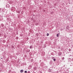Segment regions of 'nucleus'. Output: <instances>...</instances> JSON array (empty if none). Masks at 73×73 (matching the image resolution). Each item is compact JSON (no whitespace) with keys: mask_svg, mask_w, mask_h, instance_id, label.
I'll return each mask as SVG.
<instances>
[{"mask_svg":"<svg viewBox=\"0 0 73 73\" xmlns=\"http://www.w3.org/2000/svg\"><path fill=\"white\" fill-rule=\"evenodd\" d=\"M24 70H21V73H23V72Z\"/></svg>","mask_w":73,"mask_h":73,"instance_id":"1","label":"nucleus"},{"mask_svg":"<svg viewBox=\"0 0 73 73\" xmlns=\"http://www.w3.org/2000/svg\"><path fill=\"white\" fill-rule=\"evenodd\" d=\"M47 36H49V33H47Z\"/></svg>","mask_w":73,"mask_h":73,"instance_id":"2","label":"nucleus"},{"mask_svg":"<svg viewBox=\"0 0 73 73\" xmlns=\"http://www.w3.org/2000/svg\"><path fill=\"white\" fill-rule=\"evenodd\" d=\"M56 36H57V37H58V36H59V35H58V34H57Z\"/></svg>","mask_w":73,"mask_h":73,"instance_id":"3","label":"nucleus"},{"mask_svg":"<svg viewBox=\"0 0 73 73\" xmlns=\"http://www.w3.org/2000/svg\"><path fill=\"white\" fill-rule=\"evenodd\" d=\"M25 73H27V71H25Z\"/></svg>","mask_w":73,"mask_h":73,"instance_id":"4","label":"nucleus"},{"mask_svg":"<svg viewBox=\"0 0 73 73\" xmlns=\"http://www.w3.org/2000/svg\"><path fill=\"white\" fill-rule=\"evenodd\" d=\"M54 61H56V59H54Z\"/></svg>","mask_w":73,"mask_h":73,"instance_id":"5","label":"nucleus"},{"mask_svg":"<svg viewBox=\"0 0 73 73\" xmlns=\"http://www.w3.org/2000/svg\"><path fill=\"white\" fill-rule=\"evenodd\" d=\"M30 48L31 49L32 48V46H30Z\"/></svg>","mask_w":73,"mask_h":73,"instance_id":"6","label":"nucleus"}]
</instances>
